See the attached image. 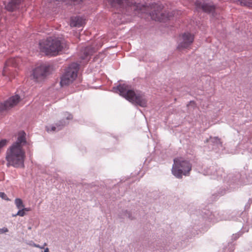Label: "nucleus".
Segmentation results:
<instances>
[{"label":"nucleus","instance_id":"nucleus-25","mask_svg":"<svg viewBox=\"0 0 252 252\" xmlns=\"http://www.w3.org/2000/svg\"><path fill=\"white\" fill-rule=\"evenodd\" d=\"M239 234H235V235H233V237H234V239H236L237 238L239 237Z\"/></svg>","mask_w":252,"mask_h":252},{"label":"nucleus","instance_id":"nucleus-14","mask_svg":"<svg viewBox=\"0 0 252 252\" xmlns=\"http://www.w3.org/2000/svg\"><path fill=\"white\" fill-rule=\"evenodd\" d=\"M85 24L83 18L79 16L72 17L70 19V25L72 27H80Z\"/></svg>","mask_w":252,"mask_h":252},{"label":"nucleus","instance_id":"nucleus-28","mask_svg":"<svg viewBox=\"0 0 252 252\" xmlns=\"http://www.w3.org/2000/svg\"><path fill=\"white\" fill-rule=\"evenodd\" d=\"M89 55H90V53H88L86 56H89Z\"/></svg>","mask_w":252,"mask_h":252},{"label":"nucleus","instance_id":"nucleus-15","mask_svg":"<svg viewBox=\"0 0 252 252\" xmlns=\"http://www.w3.org/2000/svg\"><path fill=\"white\" fill-rule=\"evenodd\" d=\"M21 0H10L5 6L6 9L10 11H13L16 9L21 3Z\"/></svg>","mask_w":252,"mask_h":252},{"label":"nucleus","instance_id":"nucleus-20","mask_svg":"<svg viewBox=\"0 0 252 252\" xmlns=\"http://www.w3.org/2000/svg\"><path fill=\"white\" fill-rule=\"evenodd\" d=\"M121 217L123 218H127L130 220H132V219H133L131 217L130 213L129 212H127V211H126L124 212V215L123 216H122Z\"/></svg>","mask_w":252,"mask_h":252},{"label":"nucleus","instance_id":"nucleus-2","mask_svg":"<svg viewBox=\"0 0 252 252\" xmlns=\"http://www.w3.org/2000/svg\"><path fill=\"white\" fill-rule=\"evenodd\" d=\"M113 89L115 92H119L120 95L135 105L143 107L147 105V100L144 94L140 92L135 93L133 90H128V86L126 84H120L113 87Z\"/></svg>","mask_w":252,"mask_h":252},{"label":"nucleus","instance_id":"nucleus-22","mask_svg":"<svg viewBox=\"0 0 252 252\" xmlns=\"http://www.w3.org/2000/svg\"><path fill=\"white\" fill-rule=\"evenodd\" d=\"M64 116L65 117L66 120H71L73 118L72 115L68 113L67 112H65L64 113Z\"/></svg>","mask_w":252,"mask_h":252},{"label":"nucleus","instance_id":"nucleus-11","mask_svg":"<svg viewBox=\"0 0 252 252\" xmlns=\"http://www.w3.org/2000/svg\"><path fill=\"white\" fill-rule=\"evenodd\" d=\"M49 70V66L41 65L33 69L32 72L33 77L37 81L39 78L46 75Z\"/></svg>","mask_w":252,"mask_h":252},{"label":"nucleus","instance_id":"nucleus-24","mask_svg":"<svg viewBox=\"0 0 252 252\" xmlns=\"http://www.w3.org/2000/svg\"><path fill=\"white\" fill-rule=\"evenodd\" d=\"M23 209L24 210V211L25 212V211H30V208H24V207L23 208Z\"/></svg>","mask_w":252,"mask_h":252},{"label":"nucleus","instance_id":"nucleus-26","mask_svg":"<svg viewBox=\"0 0 252 252\" xmlns=\"http://www.w3.org/2000/svg\"><path fill=\"white\" fill-rule=\"evenodd\" d=\"M44 252H49L48 248H46L44 250Z\"/></svg>","mask_w":252,"mask_h":252},{"label":"nucleus","instance_id":"nucleus-4","mask_svg":"<svg viewBox=\"0 0 252 252\" xmlns=\"http://www.w3.org/2000/svg\"><path fill=\"white\" fill-rule=\"evenodd\" d=\"M191 168L192 166L189 161L183 158H177L174 159L172 173L176 178L181 179L183 175H189Z\"/></svg>","mask_w":252,"mask_h":252},{"label":"nucleus","instance_id":"nucleus-5","mask_svg":"<svg viewBox=\"0 0 252 252\" xmlns=\"http://www.w3.org/2000/svg\"><path fill=\"white\" fill-rule=\"evenodd\" d=\"M79 68V64L76 63L69 65L61 77L60 84L62 87L69 85L73 82L77 76Z\"/></svg>","mask_w":252,"mask_h":252},{"label":"nucleus","instance_id":"nucleus-19","mask_svg":"<svg viewBox=\"0 0 252 252\" xmlns=\"http://www.w3.org/2000/svg\"><path fill=\"white\" fill-rule=\"evenodd\" d=\"M25 214L26 213H25V211H24L23 208H22V209H19L16 215H13V216L15 217L16 216H19L21 217H23L25 215Z\"/></svg>","mask_w":252,"mask_h":252},{"label":"nucleus","instance_id":"nucleus-6","mask_svg":"<svg viewBox=\"0 0 252 252\" xmlns=\"http://www.w3.org/2000/svg\"><path fill=\"white\" fill-rule=\"evenodd\" d=\"M112 6L118 4L120 7L125 8L126 11L130 12L132 11H136L141 9V6H144L139 3H136L134 0H108Z\"/></svg>","mask_w":252,"mask_h":252},{"label":"nucleus","instance_id":"nucleus-3","mask_svg":"<svg viewBox=\"0 0 252 252\" xmlns=\"http://www.w3.org/2000/svg\"><path fill=\"white\" fill-rule=\"evenodd\" d=\"M40 51L46 55L56 56L65 47L64 40L61 38L49 37L39 43Z\"/></svg>","mask_w":252,"mask_h":252},{"label":"nucleus","instance_id":"nucleus-9","mask_svg":"<svg viewBox=\"0 0 252 252\" xmlns=\"http://www.w3.org/2000/svg\"><path fill=\"white\" fill-rule=\"evenodd\" d=\"M194 41V35L189 32H185L180 39L177 48L181 50L189 49Z\"/></svg>","mask_w":252,"mask_h":252},{"label":"nucleus","instance_id":"nucleus-8","mask_svg":"<svg viewBox=\"0 0 252 252\" xmlns=\"http://www.w3.org/2000/svg\"><path fill=\"white\" fill-rule=\"evenodd\" d=\"M20 100V97L19 95L10 97L7 100L4 102L0 103V114H2L9 109L16 105Z\"/></svg>","mask_w":252,"mask_h":252},{"label":"nucleus","instance_id":"nucleus-17","mask_svg":"<svg viewBox=\"0 0 252 252\" xmlns=\"http://www.w3.org/2000/svg\"><path fill=\"white\" fill-rule=\"evenodd\" d=\"M209 142L211 143L214 146H216L218 147L219 146H222L220 139L218 137H211L209 140Z\"/></svg>","mask_w":252,"mask_h":252},{"label":"nucleus","instance_id":"nucleus-21","mask_svg":"<svg viewBox=\"0 0 252 252\" xmlns=\"http://www.w3.org/2000/svg\"><path fill=\"white\" fill-rule=\"evenodd\" d=\"M0 197L4 200H7V201L9 200V198L7 197L6 194L4 192H0Z\"/></svg>","mask_w":252,"mask_h":252},{"label":"nucleus","instance_id":"nucleus-27","mask_svg":"<svg viewBox=\"0 0 252 252\" xmlns=\"http://www.w3.org/2000/svg\"><path fill=\"white\" fill-rule=\"evenodd\" d=\"M36 247H38V248H40L41 249H42L43 248L42 247H39L38 245H36Z\"/></svg>","mask_w":252,"mask_h":252},{"label":"nucleus","instance_id":"nucleus-12","mask_svg":"<svg viewBox=\"0 0 252 252\" xmlns=\"http://www.w3.org/2000/svg\"><path fill=\"white\" fill-rule=\"evenodd\" d=\"M207 172L208 175H213L217 178H219L222 177L223 169L216 165H214L209 168Z\"/></svg>","mask_w":252,"mask_h":252},{"label":"nucleus","instance_id":"nucleus-7","mask_svg":"<svg viewBox=\"0 0 252 252\" xmlns=\"http://www.w3.org/2000/svg\"><path fill=\"white\" fill-rule=\"evenodd\" d=\"M154 9L151 13V16L152 19L156 21L160 22H165L166 20L170 19L172 16L171 13L169 12H162V5L158 3L155 4Z\"/></svg>","mask_w":252,"mask_h":252},{"label":"nucleus","instance_id":"nucleus-13","mask_svg":"<svg viewBox=\"0 0 252 252\" xmlns=\"http://www.w3.org/2000/svg\"><path fill=\"white\" fill-rule=\"evenodd\" d=\"M67 124V123L63 119L57 122L54 125H52L50 127L46 126V129L48 132L58 131L62 129Z\"/></svg>","mask_w":252,"mask_h":252},{"label":"nucleus","instance_id":"nucleus-1","mask_svg":"<svg viewBox=\"0 0 252 252\" xmlns=\"http://www.w3.org/2000/svg\"><path fill=\"white\" fill-rule=\"evenodd\" d=\"M26 133L20 131L18 134L17 140L7 150L5 159L6 166H12L15 168H23L26 157L25 152L23 147L27 143Z\"/></svg>","mask_w":252,"mask_h":252},{"label":"nucleus","instance_id":"nucleus-18","mask_svg":"<svg viewBox=\"0 0 252 252\" xmlns=\"http://www.w3.org/2000/svg\"><path fill=\"white\" fill-rule=\"evenodd\" d=\"M15 205H16L17 208L18 209H22L24 207V205L23 203V201L22 200V199H21L20 198L15 199Z\"/></svg>","mask_w":252,"mask_h":252},{"label":"nucleus","instance_id":"nucleus-10","mask_svg":"<svg viewBox=\"0 0 252 252\" xmlns=\"http://www.w3.org/2000/svg\"><path fill=\"white\" fill-rule=\"evenodd\" d=\"M195 5L197 9H202L204 12L214 14L216 6L212 2L207 3L204 0H197Z\"/></svg>","mask_w":252,"mask_h":252},{"label":"nucleus","instance_id":"nucleus-23","mask_svg":"<svg viewBox=\"0 0 252 252\" xmlns=\"http://www.w3.org/2000/svg\"><path fill=\"white\" fill-rule=\"evenodd\" d=\"M8 231V229L6 227H3L2 228H0V233L2 234Z\"/></svg>","mask_w":252,"mask_h":252},{"label":"nucleus","instance_id":"nucleus-16","mask_svg":"<svg viewBox=\"0 0 252 252\" xmlns=\"http://www.w3.org/2000/svg\"><path fill=\"white\" fill-rule=\"evenodd\" d=\"M236 2L241 6L252 8V0H237Z\"/></svg>","mask_w":252,"mask_h":252}]
</instances>
